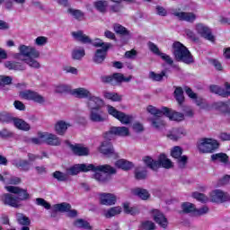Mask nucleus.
I'll return each instance as SVG.
<instances>
[{
	"label": "nucleus",
	"mask_w": 230,
	"mask_h": 230,
	"mask_svg": "<svg viewBox=\"0 0 230 230\" xmlns=\"http://www.w3.org/2000/svg\"><path fill=\"white\" fill-rule=\"evenodd\" d=\"M147 112L154 116L151 119L152 125L158 130L166 127V122L163 119V116L169 118L170 121H184V113L178 112L175 110H172L166 106H163L161 110L155 106L149 105L146 108Z\"/></svg>",
	"instance_id": "obj_1"
},
{
	"label": "nucleus",
	"mask_w": 230,
	"mask_h": 230,
	"mask_svg": "<svg viewBox=\"0 0 230 230\" xmlns=\"http://www.w3.org/2000/svg\"><path fill=\"white\" fill-rule=\"evenodd\" d=\"M113 136H119L125 137L130 136V131L127 127H111L109 131L103 133L104 141L101 143L99 146V152L103 155H108L111 157L114 155V146H112V137Z\"/></svg>",
	"instance_id": "obj_2"
},
{
	"label": "nucleus",
	"mask_w": 230,
	"mask_h": 230,
	"mask_svg": "<svg viewBox=\"0 0 230 230\" xmlns=\"http://www.w3.org/2000/svg\"><path fill=\"white\" fill-rule=\"evenodd\" d=\"M87 172H102L107 175L116 174V169L109 164L96 166L93 164H76L67 169L70 175H78V173H87Z\"/></svg>",
	"instance_id": "obj_3"
},
{
	"label": "nucleus",
	"mask_w": 230,
	"mask_h": 230,
	"mask_svg": "<svg viewBox=\"0 0 230 230\" xmlns=\"http://www.w3.org/2000/svg\"><path fill=\"white\" fill-rule=\"evenodd\" d=\"M172 54L176 62H183V64H193V55L181 41H175L172 44Z\"/></svg>",
	"instance_id": "obj_4"
},
{
	"label": "nucleus",
	"mask_w": 230,
	"mask_h": 230,
	"mask_svg": "<svg viewBox=\"0 0 230 230\" xmlns=\"http://www.w3.org/2000/svg\"><path fill=\"white\" fill-rule=\"evenodd\" d=\"M34 58H28L26 59H22L21 62L5 61L4 67H6V69H9V71H24V69H26V66L24 65L25 63L27 64V66H30V67H34V69H39V67H40V63H39Z\"/></svg>",
	"instance_id": "obj_5"
},
{
	"label": "nucleus",
	"mask_w": 230,
	"mask_h": 230,
	"mask_svg": "<svg viewBox=\"0 0 230 230\" xmlns=\"http://www.w3.org/2000/svg\"><path fill=\"white\" fill-rule=\"evenodd\" d=\"M72 37L76 40L77 42H81L82 44H92L94 48H105V46L109 45V48L112 46L111 43H105L102 41L100 39H96L95 41H93L91 38L85 34H84V31H77L72 32Z\"/></svg>",
	"instance_id": "obj_6"
},
{
	"label": "nucleus",
	"mask_w": 230,
	"mask_h": 230,
	"mask_svg": "<svg viewBox=\"0 0 230 230\" xmlns=\"http://www.w3.org/2000/svg\"><path fill=\"white\" fill-rule=\"evenodd\" d=\"M219 146L218 141L213 138H201L198 143V150L201 154H213Z\"/></svg>",
	"instance_id": "obj_7"
},
{
	"label": "nucleus",
	"mask_w": 230,
	"mask_h": 230,
	"mask_svg": "<svg viewBox=\"0 0 230 230\" xmlns=\"http://www.w3.org/2000/svg\"><path fill=\"white\" fill-rule=\"evenodd\" d=\"M132 76L125 77L121 73H114L111 75H102L101 76V82L102 84H109L110 85H119L123 82H130Z\"/></svg>",
	"instance_id": "obj_8"
},
{
	"label": "nucleus",
	"mask_w": 230,
	"mask_h": 230,
	"mask_svg": "<svg viewBox=\"0 0 230 230\" xmlns=\"http://www.w3.org/2000/svg\"><path fill=\"white\" fill-rule=\"evenodd\" d=\"M108 114L113 118H116V119L120 121L122 125H129V123L132 122V116L126 115L125 112L118 111L111 105H108Z\"/></svg>",
	"instance_id": "obj_9"
},
{
	"label": "nucleus",
	"mask_w": 230,
	"mask_h": 230,
	"mask_svg": "<svg viewBox=\"0 0 230 230\" xmlns=\"http://www.w3.org/2000/svg\"><path fill=\"white\" fill-rule=\"evenodd\" d=\"M5 190H7V191L9 193H13V195H17L16 199H18L19 202H24L26 200H30V199L31 198L30 196V193L28 192V190L22 189L21 187L7 186V187H5Z\"/></svg>",
	"instance_id": "obj_10"
},
{
	"label": "nucleus",
	"mask_w": 230,
	"mask_h": 230,
	"mask_svg": "<svg viewBox=\"0 0 230 230\" xmlns=\"http://www.w3.org/2000/svg\"><path fill=\"white\" fill-rule=\"evenodd\" d=\"M19 50L20 54H17L15 58H21V55H22V57H27L28 58H39V57H40V52L33 47L21 45Z\"/></svg>",
	"instance_id": "obj_11"
},
{
	"label": "nucleus",
	"mask_w": 230,
	"mask_h": 230,
	"mask_svg": "<svg viewBox=\"0 0 230 230\" xmlns=\"http://www.w3.org/2000/svg\"><path fill=\"white\" fill-rule=\"evenodd\" d=\"M22 98L23 100H29L31 102H34L35 103H40L42 105L46 102V99H44V96L39 94V93L32 91V90H26L24 92L21 93Z\"/></svg>",
	"instance_id": "obj_12"
},
{
	"label": "nucleus",
	"mask_w": 230,
	"mask_h": 230,
	"mask_svg": "<svg viewBox=\"0 0 230 230\" xmlns=\"http://www.w3.org/2000/svg\"><path fill=\"white\" fill-rule=\"evenodd\" d=\"M211 202L222 204L224 202H229L230 195L227 192H224L220 190H215L210 192Z\"/></svg>",
	"instance_id": "obj_13"
},
{
	"label": "nucleus",
	"mask_w": 230,
	"mask_h": 230,
	"mask_svg": "<svg viewBox=\"0 0 230 230\" xmlns=\"http://www.w3.org/2000/svg\"><path fill=\"white\" fill-rule=\"evenodd\" d=\"M66 145L69 146L75 155L78 157H85L89 155V147L83 146L82 144H71L69 140H66Z\"/></svg>",
	"instance_id": "obj_14"
},
{
	"label": "nucleus",
	"mask_w": 230,
	"mask_h": 230,
	"mask_svg": "<svg viewBox=\"0 0 230 230\" xmlns=\"http://www.w3.org/2000/svg\"><path fill=\"white\" fill-rule=\"evenodd\" d=\"M89 118L93 123H103L107 119L105 111L102 108H91Z\"/></svg>",
	"instance_id": "obj_15"
},
{
	"label": "nucleus",
	"mask_w": 230,
	"mask_h": 230,
	"mask_svg": "<svg viewBox=\"0 0 230 230\" xmlns=\"http://www.w3.org/2000/svg\"><path fill=\"white\" fill-rule=\"evenodd\" d=\"M99 202L101 206H115L118 197L112 193L102 192L99 194Z\"/></svg>",
	"instance_id": "obj_16"
},
{
	"label": "nucleus",
	"mask_w": 230,
	"mask_h": 230,
	"mask_svg": "<svg viewBox=\"0 0 230 230\" xmlns=\"http://www.w3.org/2000/svg\"><path fill=\"white\" fill-rule=\"evenodd\" d=\"M39 137L44 139L45 143L50 146H60V145H62V140L55 134L39 133Z\"/></svg>",
	"instance_id": "obj_17"
},
{
	"label": "nucleus",
	"mask_w": 230,
	"mask_h": 230,
	"mask_svg": "<svg viewBox=\"0 0 230 230\" xmlns=\"http://www.w3.org/2000/svg\"><path fill=\"white\" fill-rule=\"evenodd\" d=\"M1 200L4 206H9L10 208H21V204L17 196L11 193H4L1 196Z\"/></svg>",
	"instance_id": "obj_18"
},
{
	"label": "nucleus",
	"mask_w": 230,
	"mask_h": 230,
	"mask_svg": "<svg viewBox=\"0 0 230 230\" xmlns=\"http://www.w3.org/2000/svg\"><path fill=\"white\" fill-rule=\"evenodd\" d=\"M196 30L198 33L203 37V39H206V40H209L210 42H215V36L211 32V29L209 27L202 24V23H198L196 25Z\"/></svg>",
	"instance_id": "obj_19"
},
{
	"label": "nucleus",
	"mask_w": 230,
	"mask_h": 230,
	"mask_svg": "<svg viewBox=\"0 0 230 230\" xmlns=\"http://www.w3.org/2000/svg\"><path fill=\"white\" fill-rule=\"evenodd\" d=\"M151 213L155 222L158 224L162 229H166L168 227V218H166L163 212L159 209H153Z\"/></svg>",
	"instance_id": "obj_20"
},
{
	"label": "nucleus",
	"mask_w": 230,
	"mask_h": 230,
	"mask_svg": "<svg viewBox=\"0 0 230 230\" xmlns=\"http://www.w3.org/2000/svg\"><path fill=\"white\" fill-rule=\"evenodd\" d=\"M109 49H111L109 45L104 46L102 49H98L93 55V62H94V64H103L105 58H107Z\"/></svg>",
	"instance_id": "obj_21"
},
{
	"label": "nucleus",
	"mask_w": 230,
	"mask_h": 230,
	"mask_svg": "<svg viewBox=\"0 0 230 230\" xmlns=\"http://www.w3.org/2000/svg\"><path fill=\"white\" fill-rule=\"evenodd\" d=\"M159 168L170 170V168H173V163L164 154H160L158 160H156V172Z\"/></svg>",
	"instance_id": "obj_22"
},
{
	"label": "nucleus",
	"mask_w": 230,
	"mask_h": 230,
	"mask_svg": "<svg viewBox=\"0 0 230 230\" xmlns=\"http://www.w3.org/2000/svg\"><path fill=\"white\" fill-rule=\"evenodd\" d=\"M175 17H178L179 21H185L186 22H195L197 21V15L193 13L176 12Z\"/></svg>",
	"instance_id": "obj_23"
},
{
	"label": "nucleus",
	"mask_w": 230,
	"mask_h": 230,
	"mask_svg": "<svg viewBox=\"0 0 230 230\" xmlns=\"http://www.w3.org/2000/svg\"><path fill=\"white\" fill-rule=\"evenodd\" d=\"M184 136H186V130L184 128H172V132L167 135V137L172 141H179V139L184 137Z\"/></svg>",
	"instance_id": "obj_24"
},
{
	"label": "nucleus",
	"mask_w": 230,
	"mask_h": 230,
	"mask_svg": "<svg viewBox=\"0 0 230 230\" xmlns=\"http://www.w3.org/2000/svg\"><path fill=\"white\" fill-rule=\"evenodd\" d=\"M13 123L14 127L18 128V130H23L24 132H28V130L31 128L30 124L22 119L14 118Z\"/></svg>",
	"instance_id": "obj_25"
},
{
	"label": "nucleus",
	"mask_w": 230,
	"mask_h": 230,
	"mask_svg": "<svg viewBox=\"0 0 230 230\" xmlns=\"http://www.w3.org/2000/svg\"><path fill=\"white\" fill-rule=\"evenodd\" d=\"M173 94L179 107H182V105H184V102H186V98L184 97V90H182V87L177 86Z\"/></svg>",
	"instance_id": "obj_26"
},
{
	"label": "nucleus",
	"mask_w": 230,
	"mask_h": 230,
	"mask_svg": "<svg viewBox=\"0 0 230 230\" xmlns=\"http://www.w3.org/2000/svg\"><path fill=\"white\" fill-rule=\"evenodd\" d=\"M117 168L120 170H124V172H128V170H132L134 168V164L132 162H128L125 159H119L115 163Z\"/></svg>",
	"instance_id": "obj_27"
},
{
	"label": "nucleus",
	"mask_w": 230,
	"mask_h": 230,
	"mask_svg": "<svg viewBox=\"0 0 230 230\" xmlns=\"http://www.w3.org/2000/svg\"><path fill=\"white\" fill-rule=\"evenodd\" d=\"M69 124L66 123L64 120H59L55 125V131L58 136H64L67 132V128Z\"/></svg>",
	"instance_id": "obj_28"
},
{
	"label": "nucleus",
	"mask_w": 230,
	"mask_h": 230,
	"mask_svg": "<svg viewBox=\"0 0 230 230\" xmlns=\"http://www.w3.org/2000/svg\"><path fill=\"white\" fill-rule=\"evenodd\" d=\"M118 215H121V207H111L104 211L103 217L105 218H112V217H116Z\"/></svg>",
	"instance_id": "obj_29"
},
{
	"label": "nucleus",
	"mask_w": 230,
	"mask_h": 230,
	"mask_svg": "<svg viewBox=\"0 0 230 230\" xmlns=\"http://www.w3.org/2000/svg\"><path fill=\"white\" fill-rule=\"evenodd\" d=\"M93 6L97 12H100V13H106L107 8H109V2L105 0H97L93 3Z\"/></svg>",
	"instance_id": "obj_30"
},
{
	"label": "nucleus",
	"mask_w": 230,
	"mask_h": 230,
	"mask_svg": "<svg viewBox=\"0 0 230 230\" xmlns=\"http://www.w3.org/2000/svg\"><path fill=\"white\" fill-rule=\"evenodd\" d=\"M142 161L147 168H150L153 172H157V160H154L152 156L146 155L142 158Z\"/></svg>",
	"instance_id": "obj_31"
},
{
	"label": "nucleus",
	"mask_w": 230,
	"mask_h": 230,
	"mask_svg": "<svg viewBox=\"0 0 230 230\" xmlns=\"http://www.w3.org/2000/svg\"><path fill=\"white\" fill-rule=\"evenodd\" d=\"M168 78V75H166V71L163 70L160 74H157L154 71L149 72L148 78L153 82H163V78Z\"/></svg>",
	"instance_id": "obj_32"
},
{
	"label": "nucleus",
	"mask_w": 230,
	"mask_h": 230,
	"mask_svg": "<svg viewBox=\"0 0 230 230\" xmlns=\"http://www.w3.org/2000/svg\"><path fill=\"white\" fill-rule=\"evenodd\" d=\"M72 94L75 96V98H91V92L85 88L74 89Z\"/></svg>",
	"instance_id": "obj_33"
},
{
	"label": "nucleus",
	"mask_w": 230,
	"mask_h": 230,
	"mask_svg": "<svg viewBox=\"0 0 230 230\" xmlns=\"http://www.w3.org/2000/svg\"><path fill=\"white\" fill-rule=\"evenodd\" d=\"M133 194L139 197L141 200H148L150 198V192L146 189L136 188L133 190Z\"/></svg>",
	"instance_id": "obj_34"
},
{
	"label": "nucleus",
	"mask_w": 230,
	"mask_h": 230,
	"mask_svg": "<svg viewBox=\"0 0 230 230\" xmlns=\"http://www.w3.org/2000/svg\"><path fill=\"white\" fill-rule=\"evenodd\" d=\"M113 31L117 35H120V37H128L130 35V31H128L123 25L119 23H115L113 25Z\"/></svg>",
	"instance_id": "obj_35"
},
{
	"label": "nucleus",
	"mask_w": 230,
	"mask_h": 230,
	"mask_svg": "<svg viewBox=\"0 0 230 230\" xmlns=\"http://www.w3.org/2000/svg\"><path fill=\"white\" fill-rule=\"evenodd\" d=\"M67 13H70L76 21H84V17H85V13L79 9L68 8Z\"/></svg>",
	"instance_id": "obj_36"
},
{
	"label": "nucleus",
	"mask_w": 230,
	"mask_h": 230,
	"mask_svg": "<svg viewBox=\"0 0 230 230\" xmlns=\"http://www.w3.org/2000/svg\"><path fill=\"white\" fill-rule=\"evenodd\" d=\"M75 227H78L79 229H87L91 230L93 229V226H91V224L83 218H78L74 222Z\"/></svg>",
	"instance_id": "obj_37"
},
{
	"label": "nucleus",
	"mask_w": 230,
	"mask_h": 230,
	"mask_svg": "<svg viewBox=\"0 0 230 230\" xmlns=\"http://www.w3.org/2000/svg\"><path fill=\"white\" fill-rule=\"evenodd\" d=\"M16 222L19 226H31V220L22 213L16 214Z\"/></svg>",
	"instance_id": "obj_38"
},
{
	"label": "nucleus",
	"mask_w": 230,
	"mask_h": 230,
	"mask_svg": "<svg viewBox=\"0 0 230 230\" xmlns=\"http://www.w3.org/2000/svg\"><path fill=\"white\" fill-rule=\"evenodd\" d=\"M181 209H182V213H184L185 215H189V213L197 212V208H195V204L190 202H183L181 204Z\"/></svg>",
	"instance_id": "obj_39"
},
{
	"label": "nucleus",
	"mask_w": 230,
	"mask_h": 230,
	"mask_svg": "<svg viewBox=\"0 0 230 230\" xmlns=\"http://www.w3.org/2000/svg\"><path fill=\"white\" fill-rule=\"evenodd\" d=\"M93 179L100 182L101 184H107L111 181V176L108 174H102V172H94Z\"/></svg>",
	"instance_id": "obj_40"
},
{
	"label": "nucleus",
	"mask_w": 230,
	"mask_h": 230,
	"mask_svg": "<svg viewBox=\"0 0 230 230\" xmlns=\"http://www.w3.org/2000/svg\"><path fill=\"white\" fill-rule=\"evenodd\" d=\"M52 177L57 179L58 182H66L69 181V175L66 172H62L60 171H56L52 173Z\"/></svg>",
	"instance_id": "obj_41"
},
{
	"label": "nucleus",
	"mask_w": 230,
	"mask_h": 230,
	"mask_svg": "<svg viewBox=\"0 0 230 230\" xmlns=\"http://www.w3.org/2000/svg\"><path fill=\"white\" fill-rule=\"evenodd\" d=\"M138 230H155V223L150 220L142 221L138 226Z\"/></svg>",
	"instance_id": "obj_42"
},
{
	"label": "nucleus",
	"mask_w": 230,
	"mask_h": 230,
	"mask_svg": "<svg viewBox=\"0 0 230 230\" xmlns=\"http://www.w3.org/2000/svg\"><path fill=\"white\" fill-rule=\"evenodd\" d=\"M54 208L59 213H67L71 209V204L67 202L58 203L54 206Z\"/></svg>",
	"instance_id": "obj_43"
},
{
	"label": "nucleus",
	"mask_w": 230,
	"mask_h": 230,
	"mask_svg": "<svg viewBox=\"0 0 230 230\" xmlns=\"http://www.w3.org/2000/svg\"><path fill=\"white\" fill-rule=\"evenodd\" d=\"M16 168H21L23 172L30 171V162L28 160H19L13 164Z\"/></svg>",
	"instance_id": "obj_44"
},
{
	"label": "nucleus",
	"mask_w": 230,
	"mask_h": 230,
	"mask_svg": "<svg viewBox=\"0 0 230 230\" xmlns=\"http://www.w3.org/2000/svg\"><path fill=\"white\" fill-rule=\"evenodd\" d=\"M13 119H15V117H12L10 113L5 111L0 112V123H13Z\"/></svg>",
	"instance_id": "obj_45"
},
{
	"label": "nucleus",
	"mask_w": 230,
	"mask_h": 230,
	"mask_svg": "<svg viewBox=\"0 0 230 230\" xmlns=\"http://www.w3.org/2000/svg\"><path fill=\"white\" fill-rule=\"evenodd\" d=\"M212 161H220L221 163H228L229 156L226 153H217L211 155Z\"/></svg>",
	"instance_id": "obj_46"
},
{
	"label": "nucleus",
	"mask_w": 230,
	"mask_h": 230,
	"mask_svg": "<svg viewBox=\"0 0 230 230\" xmlns=\"http://www.w3.org/2000/svg\"><path fill=\"white\" fill-rule=\"evenodd\" d=\"M104 98L106 100H111V102H121L122 100V97L119 95V93L111 92H105Z\"/></svg>",
	"instance_id": "obj_47"
},
{
	"label": "nucleus",
	"mask_w": 230,
	"mask_h": 230,
	"mask_svg": "<svg viewBox=\"0 0 230 230\" xmlns=\"http://www.w3.org/2000/svg\"><path fill=\"white\" fill-rule=\"evenodd\" d=\"M146 177H148V171H146V169L142 171H139L138 169L135 170V179L137 181H145Z\"/></svg>",
	"instance_id": "obj_48"
},
{
	"label": "nucleus",
	"mask_w": 230,
	"mask_h": 230,
	"mask_svg": "<svg viewBox=\"0 0 230 230\" xmlns=\"http://www.w3.org/2000/svg\"><path fill=\"white\" fill-rule=\"evenodd\" d=\"M85 57V49H74L72 51V58L74 60H82Z\"/></svg>",
	"instance_id": "obj_49"
},
{
	"label": "nucleus",
	"mask_w": 230,
	"mask_h": 230,
	"mask_svg": "<svg viewBox=\"0 0 230 230\" xmlns=\"http://www.w3.org/2000/svg\"><path fill=\"white\" fill-rule=\"evenodd\" d=\"M192 197L193 199H196V200L201 202L202 204H206V202L209 201V198H208V196H206L204 193L193 192Z\"/></svg>",
	"instance_id": "obj_50"
},
{
	"label": "nucleus",
	"mask_w": 230,
	"mask_h": 230,
	"mask_svg": "<svg viewBox=\"0 0 230 230\" xmlns=\"http://www.w3.org/2000/svg\"><path fill=\"white\" fill-rule=\"evenodd\" d=\"M89 100L95 105L94 107H92V109H102V107H103V100H102L100 97L90 95Z\"/></svg>",
	"instance_id": "obj_51"
},
{
	"label": "nucleus",
	"mask_w": 230,
	"mask_h": 230,
	"mask_svg": "<svg viewBox=\"0 0 230 230\" xmlns=\"http://www.w3.org/2000/svg\"><path fill=\"white\" fill-rule=\"evenodd\" d=\"M171 155L173 159H181V155H182V147L179 146L172 147L171 150Z\"/></svg>",
	"instance_id": "obj_52"
},
{
	"label": "nucleus",
	"mask_w": 230,
	"mask_h": 230,
	"mask_svg": "<svg viewBox=\"0 0 230 230\" xmlns=\"http://www.w3.org/2000/svg\"><path fill=\"white\" fill-rule=\"evenodd\" d=\"M36 204L37 206H42L45 209H51V204L42 198L36 199Z\"/></svg>",
	"instance_id": "obj_53"
},
{
	"label": "nucleus",
	"mask_w": 230,
	"mask_h": 230,
	"mask_svg": "<svg viewBox=\"0 0 230 230\" xmlns=\"http://www.w3.org/2000/svg\"><path fill=\"white\" fill-rule=\"evenodd\" d=\"M194 100H195V103H196L197 107H200L201 109H206V107H208L206 99H204L202 97L196 96V98H194Z\"/></svg>",
	"instance_id": "obj_54"
},
{
	"label": "nucleus",
	"mask_w": 230,
	"mask_h": 230,
	"mask_svg": "<svg viewBox=\"0 0 230 230\" xmlns=\"http://www.w3.org/2000/svg\"><path fill=\"white\" fill-rule=\"evenodd\" d=\"M0 137L2 139H8V137H13V132L8 130L7 128H3L0 131Z\"/></svg>",
	"instance_id": "obj_55"
},
{
	"label": "nucleus",
	"mask_w": 230,
	"mask_h": 230,
	"mask_svg": "<svg viewBox=\"0 0 230 230\" xmlns=\"http://www.w3.org/2000/svg\"><path fill=\"white\" fill-rule=\"evenodd\" d=\"M13 78L8 75H2L0 77V87L2 85H10L13 82Z\"/></svg>",
	"instance_id": "obj_56"
},
{
	"label": "nucleus",
	"mask_w": 230,
	"mask_h": 230,
	"mask_svg": "<svg viewBox=\"0 0 230 230\" xmlns=\"http://www.w3.org/2000/svg\"><path fill=\"white\" fill-rule=\"evenodd\" d=\"M148 46L150 51H152V53H155V55H158V57H160V55L163 53L161 52V50H159V47H157V45H155L154 42L149 41Z\"/></svg>",
	"instance_id": "obj_57"
},
{
	"label": "nucleus",
	"mask_w": 230,
	"mask_h": 230,
	"mask_svg": "<svg viewBox=\"0 0 230 230\" xmlns=\"http://www.w3.org/2000/svg\"><path fill=\"white\" fill-rule=\"evenodd\" d=\"M69 91H71V88L66 84H60L56 87V93H58L60 94L64 93H69Z\"/></svg>",
	"instance_id": "obj_58"
},
{
	"label": "nucleus",
	"mask_w": 230,
	"mask_h": 230,
	"mask_svg": "<svg viewBox=\"0 0 230 230\" xmlns=\"http://www.w3.org/2000/svg\"><path fill=\"white\" fill-rule=\"evenodd\" d=\"M209 62L217 71H224V66H222V63L218 59H210Z\"/></svg>",
	"instance_id": "obj_59"
},
{
	"label": "nucleus",
	"mask_w": 230,
	"mask_h": 230,
	"mask_svg": "<svg viewBox=\"0 0 230 230\" xmlns=\"http://www.w3.org/2000/svg\"><path fill=\"white\" fill-rule=\"evenodd\" d=\"M27 157L29 159V163H33V162L37 161V159H40V160L44 159V156L35 155L32 153H28Z\"/></svg>",
	"instance_id": "obj_60"
},
{
	"label": "nucleus",
	"mask_w": 230,
	"mask_h": 230,
	"mask_svg": "<svg viewBox=\"0 0 230 230\" xmlns=\"http://www.w3.org/2000/svg\"><path fill=\"white\" fill-rule=\"evenodd\" d=\"M184 90L187 96H189V98H190L191 100H195V98H197V93H195L190 87L185 86Z\"/></svg>",
	"instance_id": "obj_61"
},
{
	"label": "nucleus",
	"mask_w": 230,
	"mask_h": 230,
	"mask_svg": "<svg viewBox=\"0 0 230 230\" xmlns=\"http://www.w3.org/2000/svg\"><path fill=\"white\" fill-rule=\"evenodd\" d=\"M160 57L162 58V60H164V62H166L169 66L173 65V59H172V58L169 55H166L164 53H161Z\"/></svg>",
	"instance_id": "obj_62"
},
{
	"label": "nucleus",
	"mask_w": 230,
	"mask_h": 230,
	"mask_svg": "<svg viewBox=\"0 0 230 230\" xmlns=\"http://www.w3.org/2000/svg\"><path fill=\"white\" fill-rule=\"evenodd\" d=\"M141 213V210L139 209V207L133 206L128 212V215H131V217H136L137 215H139Z\"/></svg>",
	"instance_id": "obj_63"
},
{
	"label": "nucleus",
	"mask_w": 230,
	"mask_h": 230,
	"mask_svg": "<svg viewBox=\"0 0 230 230\" xmlns=\"http://www.w3.org/2000/svg\"><path fill=\"white\" fill-rule=\"evenodd\" d=\"M37 46H44V44L48 43V38L44 37V36H40L38 38H36L35 40Z\"/></svg>",
	"instance_id": "obj_64"
}]
</instances>
